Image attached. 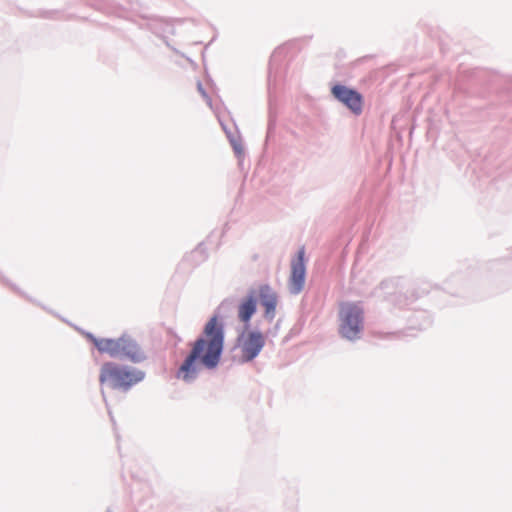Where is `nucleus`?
<instances>
[{"mask_svg": "<svg viewBox=\"0 0 512 512\" xmlns=\"http://www.w3.org/2000/svg\"><path fill=\"white\" fill-rule=\"evenodd\" d=\"M259 297L262 306L265 308V315L267 317H274L277 305V295L273 289L268 285H261L259 287Z\"/></svg>", "mask_w": 512, "mask_h": 512, "instance_id": "6e6552de", "label": "nucleus"}, {"mask_svg": "<svg viewBox=\"0 0 512 512\" xmlns=\"http://www.w3.org/2000/svg\"><path fill=\"white\" fill-rule=\"evenodd\" d=\"M121 337L117 339H108L102 338L97 339L93 338V344L101 353H107L111 357L119 358L120 356V347H121Z\"/></svg>", "mask_w": 512, "mask_h": 512, "instance_id": "9d476101", "label": "nucleus"}, {"mask_svg": "<svg viewBox=\"0 0 512 512\" xmlns=\"http://www.w3.org/2000/svg\"><path fill=\"white\" fill-rule=\"evenodd\" d=\"M257 300L255 291H251L238 305V317L240 321L248 323L256 312Z\"/></svg>", "mask_w": 512, "mask_h": 512, "instance_id": "1a4fd4ad", "label": "nucleus"}, {"mask_svg": "<svg viewBox=\"0 0 512 512\" xmlns=\"http://www.w3.org/2000/svg\"><path fill=\"white\" fill-rule=\"evenodd\" d=\"M120 344L119 358L127 359L134 363H139L146 358L145 352L132 337L128 335L121 336Z\"/></svg>", "mask_w": 512, "mask_h": 512, "instance_id": "0eeeda50", "label": "nucleus"}, {"mask_svg": "<svg viewBox=\"0 0 512 512\" xmlns=\"http://www.w3.org/2000/svg\"><path fill=\"white\" fill-rule=\"evenodd\" d=\"M224 348V324L214 315L205 324L202 334L191 345V351L177 370V378L194 380L199 368L214 369L220 362Z\"/></svg>", "mask_w": 512, "mask_h": 512, "instance_id": "f257e3e1", "label": "nucleus"}, {"mask_svg": "<svg viewBox=\"0 0 512 512\" xmlns=\"http://www.w3.org/2000/svg\"><path fill=\"white\" fill-rule=\"evenodd\" d=\"M332 95L353 114L360 115L363 112V96L356 90L344 85H334L331 89Z\"/></svg>", "mask_w": 512, "mask_h": 512, "instance_id": "39448f33", "label": "nucleus"}, {"mask_svg": "<svg viewBox=\"0 0 512 512\" xmlns=\"http://www.w3.org/2000/svg\"><path fill=\"white\" fill-rule=\"evenodd\" d=\"M242 362L253 360L265 345L262 333L256 331L243 332L237 340Z\"/></svg>", "mask_w": 512, "mask_h": 512, "instance_id": "20e7f679", "label": "nucleus"}, {"mask_svg": "<svg viewBox=\"0 0 512 512\" xmlns=\"http://www.w3.org/2000/svg\"><path fill=\"white\" fill-rule=\"evenodd\" d=\"M304 248H301L296 259L291 263V275L289 279V289L291 293L298 294L302 291L305 284V264H304Z\"/></svg>", "mask_w": 512, "mask_h": 512, "instance_id": "423d86ee", "label": "nucleus"}, {"mask_svg": "<svg viewBox=\"0 0 512 512\" xmlns=\"http://www.w3.org/2000/svg\"><path fill=\"white\" fill-rule=\"evenodd\" d=\"M145 373L136 368L119 365L114 362H105L99 372L100 385L112 389L127 391L141 382Z\"/></svg>", "mask_w": 512, "mask_h": 512, "instance_id": "f03ea898", "label": "nucleus"}, {"mask_svg": "<svg viewBox=\"0 0 512 512\" xmlns=\"http://www.w3.org/2000/svg\"><path fill=\"white\" fill-rule=\"evenodd\" d=\"M339 334L349 340H358L364 328V310L353 302H343L339 306Z\"/></svg>", "mask_w": 512, "mask_h": 512, "instance_id": "7ed1b4c3", "label": "nucleus"}]
</instances>
